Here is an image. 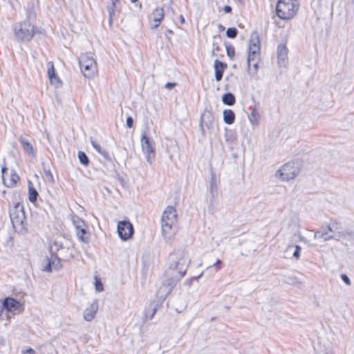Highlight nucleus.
<instances>
[{
    "mask_svg": "<svg viewBox=\"0 0 354 354\" xmlns=\"http://www.w3.org/2000/svg\"><path fill=\"white\" fill-rule=\"evenodd\" d=\"M49 247H52V251L55 252V254H57V252L64 248V244L62 241L54 240L50 243Z\"/></svg>",
    "mask_w": 354,
    "mask_h": 354,
    "instance_id": "32",
    "label": "nucleus"
},
{
    "mask_svg": "<svg viewBox=\"0 0 354 354\" xmlns=\"http://www.w3.org/2000/svg\"><path fill=\"white\" fill-rule=\"evenodd\" d=\"M223 122L227 124H232L236 118L234 112L231 109H225L223 111Z\"/></svg>",
    "mask_w": 354,
    "mask_h": 354,
    "instance_id": "23",
    "label": "nucleus"
},
{
    "mask_svg": "<svg viewBox=\"0 0 354 354\" xmlns=\"http://www.w3.org/2000/svg\"><path fill=\"white\" fill-rule=\"evenodd\" d=\"M151 15L153 17V22L161 23L165 16L163 8H156Z\"/></svg>",
    "mask_w": 354,
    "mask_h": 354,
    "instance_id": "24",
    "label": "nucleus"
},
{
    "mask_svg": "<svg viewBox=\"0 0 354 354\" xmlns=\"http://www.w3.org/2000/svg\"><path fill=\"white\" fill-rule=\"evenodd\" d=\"M209 194H218V180L216 174L211 169V178L207 187Z\"/></svg>",
    "mask_w": 354,
    "mask_h": 354,
    "instance_id": "21",
    "label": "nucleus"
},
{
    "mask_svg": "<svg viewBox=\"0 0 354 354\" xmlns=\"http://www.w3.org/2000/svg\"><path fill=\"white\" fill-rule=\"evenodd\" d=\"M179 19L181 24H183L185 22V18L182 15L179 16Z\"/></svg>",
    "mask_w": 354,
    "mask_h": 354,
    "instance_id": "61",
    "label": "nucleus"
},
{
    "mask_svg": "<svg viewBox=\"0 0 354 354\" xmlns=\"http://www.w3.org/2000/svg\"><path fill=\"white\" fill-rule=\"evenodd\" d=\"M19 141L21 145L23 150L26 152L30 157L35 158L37 156L36 151L34 149L32 143L27 138L20 136Z\"/></svg>",
    "mask_w": 354,
    "mask_h": 354,
    "instance_id": "18",
    "label": "nucleus"
},
{
    "mask_svg": "<svg viewBox=\"0 0 354 354\" xmlns=\"http://www.w3.org/2000/svg\"><path fill=\"white\" fill-rule=\"evenodd\" d=\"M134 120L131 116H128L126 120V126L129 129L133 127Z\"/></svg>",
    "mask_w": 354,
    "mask_h": 354,
    "instance_id": "48",
    "label": "nucleus"
},
{
    "mask_svg": "<svg viewBox=\"0 0 354 354\" xmlns=\"http://www.w3.org/2000/svg\"><path fill=\"white\" fill-rule=\"evenodd\" d=\"M260 60L251 59L250 62H247L248 73L254 75L257 73L259 69V63Z\"/></svg>",
    "mask_w": 354,
    "mask_h": 354,
    "instance_id": "27",
    "label": "nucleus"
},
{
    "mask_svg": "<svg viewBox=\"0 0 354 354\" xmlns=\"http://www.w3.org/2000/svg\"><path fill=\"white\" fill-rule=\"evenodd\" d=\"M223 11L225 13H231L232 11V7L230 6L226 5L223 8Z\"/></svg>",
    "mask_w": 354,
    "mask_h": 354,
    "instance_id": "56",
    "label": "nucleus"
},
{
    "mask_svg": "<svg viewBox=\"0 0 354 354\" xmlns=\"http://www.w3.org/2000/svg\"><path fill=\"white\" fill-rule=\"evenodd\" d=\"M115 6H116L114 1L111 2L107 6L106 9L109 13V16L114 17Z\"/></svg>",
    "mask_w": 354,
    "mask_h": 354,
    "instance_id": "41",
    "label": "nucleus"
},
{
    "mask_svg": "<svg viewBox=\"0 0 354 354\" xmlns=\"http://www.w3.org/2000/svg\"><path fill=\"white\" fill-rule=\"evenodd\" d=\"M288 50L285 44H281L277 47V58L279 66H286L288 62Z\"/></svg>",
    "mask_w": 354,
    "mask_h": 354,
    "instance_id": "15",
    "label": "nucleus"
},
{
    "mask_svg": "<svg viewBox=\"0 0 354 354\" xmlns=\"http://www.w3.org/2000/svg\"><path fill=\"white\" fill-rule=\"evenodd\" d=\"M177 85V83L176 82H167L165 84V88L168 89V90H171L172 88H174Z\"/></svg>",
    "mask_w": 354,
    "mask_h": 354,
    "instance_id": "52",
    "label": "nucleus"
},
{
    "mask_svg": "<svg viewBox=\"0 0 354 354\" xmlns=\"http://www.w3.org/2000/svg\"><path fill=\"white\" fill-rule=\"evenodd\" d=\"M1 174H2V180L3 182L5 180V176L8 174V169L6 167V161L5 159L3 160V165H1Z\"/></svg>",
    "mask_w": 354,
    "mask_h": 354,
    "instance_id": "45",
    "label": "nucleus"
},
{
    "mask_svg": "<svg viewBox=\"0 0 354 354\" xmlns=\"http://www.w3.org/2000/svg\"><path fill=\"white\" fill-rule=\"evenodd\" d=\"M299 172L300 168L297 163L288 162L277 171L276 176L280 178L283 181H289L297 176Z\"/></svg>",
    "mask_w": 354,
    "mask_h": 354,
    "instance_id": "7",
    "label": "nucleus"
},
{
    "mask_svg": "<svg viewBox=\"0 0 354 354\" xmlns=\"http://www.w3.org/2000/svg\"><path fill=\"white\" fill-rule=\"evenodd\" d=\"M227 64L218 59H215L214 62V77L217 82H220L223 76L224 71L227 69Z\"/></svg>",
    "mask_w": 354,
    "mask_h": 354,
    "instance_id": "14",
    "label": "nucleus"
},
{
    "mask_svg": "<svg viewBox=\"0 0 354 354\" xmlns=\"http://www.w3.org/2000/svg\"><path fill=\"white\" fill-rule=\"evenodd\" d=\"M340 277H341V279L347 285V286H351V281L349 279V277H348L347 274H341L340 275Z\"/></svg>",
    "mask_w": 354,
    "mask_h": 354,
    "instance_id": "50",
    "label": "nucleus"
},
{
    "mask_svg": "<svg viewBox=\"0 0 354 354\" xmlns=\"http://www.w3.org/2000/svg\"><path fill=\"white\" fill-rule=\"evenodd\" d=\"M209 199L207 200L208 205L207 210L208 212L213 215L215 212L214 205L216 203V197L218 194H209Z\"/></svg>",
    "mask_w": 354,
    "mask_h": 354,
    "instance_id": "28",
    "label": "nucleus"
},
{
    "mask_svg": "<svg viewBox=\"0 0 354 354\" xmlns=\"http://www.w3.org/2000/svg\"><path fill=\"white\" fill-rule=\"evenodd\" d=\"M79 64L81 72L86 78L91 79L95 76L97 71V63L92 56L82 55L79 59Z\"/></svg>",
    "mask_w": 354,
    "mask_h": 354,
    "instance_id": "6",
    "label": "nucleus"
},
{
    "mask_svg": "<svg viewBox=\"0 0 354 354\" xmlns=\"http://www.w3.org/2000/svg\"><path fill=\"white\" fill-rule=\"evenodd\" d=\"M166 31L169 35H173L174 34V31L171 29H167Z\"/></svg>",
    "mask_w": 354,
    "mask_h": 354,
    "instance_id": "64",
    "label": "nucleus"
},
{
    "mask_svg": "<svg viewBox=\"0 0 354 354\" xmlns=\"http://www.w3.org/2000/svg\"><path fill=\"white\" fill-rule=\"evenodd\" d=\"M95 290L97 292H101L104 290L103 284L102 283V281L100 278H97V277H95Z\"/></svg>",
    "mask_w": 354,
    "mask_h": 354,
    "instance_id": "43",
    "label": "nucleus"
},
{
    "mask_svg": "<svg viewBox=\"0 0 354 354\" xmlns=\"http://www.w3.org/2000/svg\"><path fill=\"white\" fill-rule=\"evenodd\" d=\"M90 142L92 145V147L100 153H101L102 150L103 149L101 146L95 142L93 138H90Z\"/></svg>",
    "mask_w": 354,
    "mask_h": 354,
    "instance_id": "46",
    "label": "nucleus"
},
{
    "mask_svg": "<svg viewBox=\"0 0 354 354\" xmlns=\"http://www.w3.org/2000/svg\"><path fill=\"white\" fill-rule=\"evenodd\" d=\"M213 267L215 268L216 271L220 270L223 267V262L220 259H217L216 261L213 265Z\"/></svg>",
    "mask_w": 354,
    "mask_h": 354,
    "instance_id": "51",
    "label": "nucleus"
},
{
    "mask_svg": "<svg viewBox=\"0 0 354 354\" xmlns=\"http://www.w3.org/2000/svg\"><path fill=\"white\" fill-rule=\"evenodd\" d=\"M249 45L261 46L260 36L257 30L252 32L250 38Z\"/></svg>",
    "mask_w": 354,
    "mask_h": 354,
    "instance_id": "29",
    "label": "nucleus"
},
{
    "mask_svg": "<svg viewBox=\"0 0 354 354\" xmlns=\"http://www.w3.org/2000/svg\"><path fill=\"white\" fill-rule=\"evenodd\" d=\"M117 232L122 241H127L133 236L134 227L129 220H123L118 222Z\"/></svg>",
    "mask_w": 354,
    "mask_h": 354,
    "instance_id": "11",
    "label": "nucleus"
},
{
    "mask_svg": "<svg viewBox=\"0 0 354 354\" xmlns=\"http://www.w3.org/2000/svg\"><path fill=\"white\" fill-rule=\"evenodd\" d=\"M1 174H2V180L3 182L5 180V176L8 174V169L6 167V161L5 159L3 160V165H1Z\"/></svg>",
    "mask_w": 354,
    "mask_h": 354,
    "instance_id": "44",
    "label": "nucleus"
},
{
    "mask_svg": "<svg viewBox=\"0 0 354 354\" xmlns=\"http://www.w3.org/2000/svg\"><path fill=\"white\" fill-rule=\"evenodd\" d=\"M327 235L326 232H322V231H317L315 233V238H323L324 236Z\"/></svg>",
    "mask_w": 354,
    "mask_h": 354,
    "instance_id": "53",
    "label": "nucleus"
},
{
    "mask_svg": "<svg viewBox=\"0 0 354 354\" xmlns=\"http://www.w3.org/2000/svg\"><path fill=\"white\" fill-rule=\"evenodd\" d=\"M48 77L51 75H55V73H56L55 68L54 67V64L53 62H48Z\"/></svg>",
    "mask_w": 354,
    "mask_h": 354,
    "instance_id": "42",
    "label": "nucleus"
},
{
    "mask_svg": "<svg viewBox=\"0 0 354 354\" xmlns=\"http://www.w3.org/2000/svg\"><path fill=\"white\" fill-rule=\"evenodd\" d=\"M22 354H35V351L32 348H29L26 351H23Z\"/></svg>",
    "mask_w": 354,
    "mask_h": 354,
    "instance_id": "55",
    "label": "nucleus"
},
{
    "mask_svg": "<svg viewBox=\"0 0 354 354\" xmlns=\"http://www.w3.org/2000/svg\"><path fill=\"white\" fill-rule=\"evenodd\" d=\"M162 224V234L167 241H170L173 239L175 234V229L174 227V223H161Z\"/></svg>",
    "mask_w": 354,
    "mask_h": 354,
    "instance_id": "17",
    "label": "nucleus"
},
{
    "mask_svg": "<svg viewBox=\"0 0 354 354\" xmlns=\"http://www.w3.org/2000/svg\"><path fill=\"white\" fill-rule=\"evenodd\" d=\"M131 3H138V6H139V8H142V3H139V1L138 0H130Z\"/></svg>",
    "mask_w": 354,
    "mask_h": 354,
    "instance_id": "60",
    "label": "nucleus"
},
{
    "mask_svg": "<svg viewBox=\"0 0 354 354\" xmlns=\"http://www.w3.org/2000/svg\"><path fill=\"white\" fill-rule=\"evenodd\" d=\"M48 78L51 84L55 85L56 87H59L62 86V82L57 73H55V75H51Z\"/></svg>",
    "mask_w": 354,
    "mask_h": 354,
    "instance_id": "35",
    "label": "nucleus"
},
{
    "mask_svg": "<svg viewBox=\"0 0 354 354\" xmlns=\"http://www.w3.org/2000/svg\"><path fill=\"white\" fill-rule=\"evenodd\" d=\"M43 171H44L45 176L47 178V180H48V182H50L51 183H54L55 179H54L53 175L52 172L50 171V169L49 168L47 169L44 165H43Z\"/></svg>",
    "mask_w": 354,
    "mask_h": 354,
    "instance_id": "37",
    "label": "nucleus"
},
{
    "mask_svg": "<svg viewBox=\"0 0 354 354\" xmlns=\"http://www.w3.org/2000/svg\"><path fill=\"white\" fill-rule=\"evenodd\" d=\"M225 48H226V53H227V55L230 57V58H232L234 57L235 55V48L233 46V45H232L231 44L228 43V42H225Z\"/></svg>",
    "mask_w": 354,
    "mask_h": 354,
    "instance_id": "34",
    "label": "nucleus"
},
{
    "mask_svg": "<svg viewBox=\"0 0 354 354\" xmlns=\"http://www.w3.org/2000/svg\"><path fill=\"white\" fill-rule=\"evenodd\" d=\"M323 231L322 232H333V227H331V225H326V227H322Z\"/></svg>",
    "mask_w": 354,
    "mask_h": 354,
    "instance_id": "58",
    "label": "nucleus"
},
{
    "mask_svg": "<svg viewBox=\"0 0 354 354\" xmlns=\"http://www.w3.org/2000/svg\"><path fill=\"white\" fill-rule=\"evenodd\" d=\"M324 239V241H329V240H331V239H335V236L333 235H326V236H324V237L322 238Z\"/></svg>",
    "mask_w": 354,
    "mask_h": 354,
    "instance_id": "59",
    "label": "nucleus"
},
{
    "mask_svg": "<svg viewBox=\"0 0 354 354\" xmlns=\"http://www.w3.org/2000/svg\"><path fill=\"white\" fill-rule=\"evenodd\" d=\"M77 156L80 160V162L85 166L87 167L89 165L90 160L88 157V156L86 154L85 152L82 151H79L77 153Z\"/></svg>",
    "mask_w": 354,
    "mask_h": 354,
    "instance_id": "31",
    "label": "nucleus"
},
{
    "mask_svg": "<svg viewBox=\"0 0 354 354\" xmlns=\"http://www.w3.org/2000/svg\"><path fill=\"white\" fill-rule=\"evenodd\" d=\"M219 41H221V35H215L214 36V41H213V50H212V55H215V52H218L221 50V48L219 46Z\"/></svg>",
    "mask_w": 354,
    "mask_h": 354,
    "instance_id": "33",
    "label": "nucleus"
},
{
    "mask_svg": "<svg viewBox=\"0 0 354 354\" xmlns=\"http://www.w3.org/2000/svg\"><path fill=\"white\" fill-rule=\"evenodd\" d=\"M98 310V301L95 299L84 311V319L87 322L93 320Z\"/></svg>",
    "mask_w": 354,
    "mask_h": 354,
    "instance_id": "16",
    "label": "nucleus"
},
{
    "mask_svg": "<svg viewBox=\"0 0 354 354\" xmlns=\"http://www.w3.org/2000/svg\"><path fill=\"white\" fill-rule=\"evenodd\" d=\"M113 21V17L109 16V24L110 26H112Z\"/></svg>",
    "mask_w": 354,
    "mask_h": 354,
    "instance_id": "62",
    "label": "nucleus"
},
{
    "mask_svg": "<svg viewBox=\"0 0 354 354\" xmlns=\"http://www.w3.org/2000/svg\"><path fill=\"white\" fill-rule=\"evenodd\" d=\"M177 220V214L175 207L172 206H168L164 211L161 223H175Z\"/></svg>",
    "mask_w": 354,
    "mask_h": 354,
    "instance_id": "13",
    "label": "nucleus"
},
{
    "mask_svg": "<svg viewBox=\"0 0 354 354\" xmlns=\"http://www.w3.org/2000/svg\"><path fill=\"white\" fill-rule=\"evenodd\" d=\"M2 305L8 312H21L24 310L23 305L20 301L12 297L5 298Z\"/></svg>",
    "mask_w": 354,
    "mask_h": 354,
    "instance_id": "12",
    "label": "nucleus"
},
{
    "mask_svg": "<svg viewBox=\"0 0 354 354\" xmlns=\"http://www.w3.org/2000/svg\"><path fill=\"white\" fill-rule=\"evenodd\" d=\"M224 137L229 148L232 150L234 145H236L237 142V135L236 131L234 130L225 128Z\"/></svg>",
    "mask_w": 354,
    "mask_h": 354,
    "instance_id": "19",
    "label": "nucleus"
},
{
    "mask_svg": "<svg viewBox=\"0 0 354 354\" xmlns=\"http://www.w3.org/2000/svg\"><path fill=\"white\" fill-rule=\"evenodd\" d=\"M39 194L37 189L33 187L31 181L28 182V200L34 203L37 201Z\"/></svg>",
    "mask_w": 354,
    "mask_h": 354,
    "instance_id": "26",
    "label": "nucleus"
},
{
    "mask_svg": "<svg viewBox=\"0 0 354 354\" xmlns=\"http://www.w3.org/2000/svg\"><path fill=\"white\" fill-rule=\"evenodd\" d=\"M299 10L297 0H279L276 6V14L279 18L288 20L295 17Z\"/></svg>",
    "mask_w": 354,
    "mask_h": 354,
    "instance_id": "4",
    "label": "nucleus"
},
{
    "mask_svg": "<svg viewBox=\"0 0 354 354\" xmlns=\"http://www.w3.org/2000/svg\"><path fill=\"white\" fill-rule=\"evenodd\" d=\"M169 266L165 272V277L162 286L157 292V295L162 301H165L171 294L177 283L183 277L187 272L185 260L177 254L169 255Z\"/></svg>",
    "mask_w": 354,
    "mask_h": 354,
    "instance_id": "1",
    "label": "nucleus"
},
{
    "mask_svg": "<svg viewBox=\"0 0 354 354\" xmlns=\"http://www.w3.org/2000/svg\"><path fill=\"white\" fill-rule=\"evenodd\" d=\"M5 344V339L3 337H0V346H3Z\"/></svg>",
    "mask_w": 354,
    "mask_h": 354,
    "instance_id": "63",
    "label": "nucleus"
},
{
    "mask_svg": "<svg viewBox=\"0 0 354 354\" xmlns=\"http://www.w3.org/2000/svg\"><path fill=\"white\" fill-rule=\"evenodd\" d=\"M20 178L16 171L12 169L10 171V176L8 182H7L6 180L3 182V185L8 187V188H12L16 187L17 183L19 181Z\"/></svg>",
    "mask_w": 354,
    "mask_h": 354,
    "instance_id": "22",
    "label": "nucleus"
},
{
    "mask_svg": "<svg viewBox=\"0 0 354 354\" xmlns=\"http://www.w3.org/2000/svg\"><path fill=\"white\" fill-rule=\"evenodd\" d=\"M214 122V117L212 111L205 109L201 115L199 122V128L203 138H205L207 134L205 127H206L207 129L211 132L212 129H213Z\"/></svg>",
    "mask_w": 354,
    "mask_h": 354,
    "instance_id": "9",
    "label": "nucleus"
},
{
    "mask_svg": "<svg viewBox=\"0 0 354 354\" xmlns=\"http://www.w3.org/2000/svg\"><path fill=\"white\" fill-rule=\"evenodd\" d=\"M161 23H158V22H153L151 23L150 26H151V29H156L158 28L160 25Z\"/></svg>",
    "mask_w": 354,
    "mask_h": 354,
    "instance_id": "57",
    "label": "nucleus"
},
{
    "mask_svg": "<svg viewBox=\"0 0 354 354\" xmlns=\"http://www.w3.org/2000/svg\"><path fill=\"white\" fill-rule=\"evenodd\" d=\"M260 115L256 111L255 109H253L250 115H249V120L252 125H258L259 123Z\"/></svg>",
    "mask_w": 354,
    "mask_h": 354,
    "instance_id": "30",
    "label": "nucleus"
},
{
    "mask_svg": "<svg viewBox=\"0 0 354 354\" xmlns=\"http://www.w3.org/2000/svg\"><path fill=\"white\" fill-rule=\"evenodd\" d=\"M345 234H346L344 232L337 230V232L333 236H335V239H340L342 237H344Z\"/></svg>",
    "mask_w": 354,
    "mask_h": 354,
    "instance_id": "54",
    "label": "nucleus"
},
{
    "mask_svg": "<svg viewBox=\"0 0 354 354\" xmlns=\"http://www.w3.org/2000/svg\"><path fill=\"white\" fill-rule=\"evenodd\" d=\"M142 150L145 155L147 162L151 165L155 160L156 149L154 140L147 135V131L145 130L141 136Z\"/></svg>",
    "mask_w": 354,
    "mask_h": 354,
    "instance_id": "5",
    "label": "nucleus"
},
{
    "mask_svg": "<svg viewBox=\"0 0 354 354\" xmlns=\"http://www.w3.org/2000/svg\"><path fill=\"white\" fill-rule=\"evenodd\" d=\"M50 257L46 256L45 261H47L46 266L44 267L43 270L47 272H52L53 270H59L62 268L63 265L61 263L62 259L58 257L57 254L52 251V247H49Z\"/></svg>",
    "mask_w": 354,
    "mask_h": 354,
    "instance_id": "10",
    "label": "nucleus"
},
{
    "mask_svg": "<svg viewBox=\"0 0 354 354\" xmlns=\"http://www.w3.org/2000/svg\"><path fill=\"white\" fill-rule=\"evenodd\" d=\"M292 248H295V251L292 254V257L294 258H295L296 259H299L300 257V253H301V246H299L298 245H291L288 246V249H290Z\"/></svg>",
    "mask_w": 354,
    "mask_h": 354,
    "instance_id": "38",
    "label": "nucleus"
},
{
    "mask_svg": "<svg viewBox=\"0 0 354 354\" xmlns=\"http://www.w3.org/2000/svg\"><path fill=\"white\" fill-rule=\"evenodd\" d=\"M261 46L249 45L248 49L247 61L250 62L251 59L261 60Z\"/></svg>",
    "mask_w": 354,
    "mask_h": 354,
    "instance_id": "20",
    "label": "nucleus"
},
{
    "mask_svg": "<svg viewBox=\"0 0 354 354\" xmlns=\"http://www.w3.org/2000/svg\"><path fill=\"white\" fill-rule=\"evenodd\" d=\"M72 222L75 227L77 238L83 243H88L90 234L88 231V225L84 220L82 219L79 216L74 214L72 216Z\"/></svg>",
    "mask_w": 354,
    "mask_h": 354,
    "instance_id": "8",
    "label": "nucleus"
},
{
    "mask_svg": "<svg viewBox=\"0 0 354 354\" xmlns=\"http://www.w3.org/2000/svg\"><path fill=\"white\" fill-rule=\"evenodd\" d=\"M31 15V12L29 11L27 19L14 26L15 37L19 42L30 41L35 34V26L30 21Z\"/></svg>",
    "mask_w": 354,
    "mask_h": 354,
    "instance_id": "3",
    "label": "nucleus"
},
{
    "mask_svg": "<svg viewBox=\"0 0 354 354\" xmlns=\"http://www.w3.org/2000/svg\"><path fill=\"white\" fill-rule=\"evenodd\" d=\"M331 227H333V232L334 231H337V230L342 229L340 222H339V221H337L336 220H334L333 221V223H331Z\"/></svg>",
    "mask_w": 354,
    "mask_h": 354,
    "instance_id": "49",
    "label": "nucleus"
},
{
    "mask_svg": "<svg viewBox=\"0 0 354 354\" xmlns=\"http://www.w3.org/2000/svg\"><path fill=\"white\" fill-rule=\"evenodd\" d=\"M113 177L120 183V184L124 187L125 185V180L124 178L120 174V173L116 170H113Z\"/></svg>",
    "mask_w": 354,
    "mask_h": 354,
    "instance_id": "39",
    "label": "nucleus"
},
{
    "mask_svg": "<svg viewBox=\"0 0 354 354\" xmlns=\"http://www.w3.org/2000/svg\"><path fill=\"white\" fill-rule=\"evenodd\" d=\"M222 102L225 105L233 106L236 103L235 95L230 92L225 93L222 96Z\"/></svg>",
    "mask_w": 354,
    "mask_h": 354,
    "instance_id": "25",
    "label": "nucleus"
},
{
    "mask_svg": "<svg viewBox=\"0 0 354 354\" xmlns=\"http://www.w3.org/2000/svg\"><path fill=\"white\" fill-rule=\"evenodd\" d=\"M9 215L15 232L21 234H26L28 232V223L23 205L19 202L16 203L10 209Z\"/></svg>",
    "mask_w": 354,
    "mask_h": 354,
    "instance_id": "2",
    "label": "nucleus"
},
{
    "mask_svg": "<svg viewBox=\"0 0 354 354\" xmlns=\"http://www.w3.org/2000/svg\"><path fill=\"white\" fill-rule=\"evenodd\" d=\"M100 154H101L105 160L111 162H113V155L110 154L106 150L102 149ZM113 160H115V158H113Z\"/></svg>",
    "mask_w": 354,
    "mask_h": 354,
    "instance_id": "40",
    "label": "nucleus"
},
{
    "mask_svg": "<svg viewBox=\"0 0 354 354\" xmlns=\"http://www.w3.org/2000/svg\"><path fill=\"white\" fill-rule=\"evenodd\" d=\"M203 275V272L201 273L198 276H196V277H192L191 278L188 279L186 280L185 281V284L188 286H191L192 284V282H194V281L195 280H198L199 278H201Z\"/></svg>",
    "mask_w": 354,
    "mask_h": 354,
    "instance_id": "47",
    "label": "nucleus"
},
{
    "mask_svg": "<svg viewBox=\"0 0 354 354\" xmlns=\"http://www.w3.org/2000/svg\"><path fill=\"white\" fill-rule=\"evenodd\" d=\"M239 31L236 28H228L226 30V36L230 39H234L237 37Z\"/></svg>",
    "mask_w": 354,
    "mask_h": 354,
    "instance_id": "36",
    "label": "nucleus"
}]
</instances>
